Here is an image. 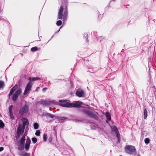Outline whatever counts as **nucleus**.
<instances>
[{
    "label": "nucleus",
    "instance_id": "1",
    "mask_svg": "<svg viewBox=\"0 0 156 156\" xmlns=\"http://www.w3.org/2000/svg\"><path fill=\"white\" fill-rule=\"evenodd\" d=\"M59 102L60 103H62L60 104L61 106L68 108H79L82 104L81 102L79 101H77L74 103H69V100H59Z\"/></svg>",
    "mask_w": 156,
    "mask_h": 156
},
{
    "label": "nucleus",
    "instance_id": "2",
    "mask_svg": "<svg viewBox=\"0 0 156 156\" xmlns=\"http://www.w3.org/2000/svg\"><path fill=\"white\" fill-rule=\"evenodd\" d=\"M83 112L87 115L90 117L93 118L95 119H98V116L93 112L86 109H84L82 110Z\"/></svg>",
    "mask_w": 156,
    "mask_h": 156
},
{
    "label": "nucleus",
    "instance_id": "3",
    "mask_svg": "<svg viewBox=\"0 0 156 156\" xmlns=\"http://www.w3.org/2000/svg\"><path fill=\"white\" fill-rule=\"evenodd\" d=\"M136 150L135 147L131 145H126L125 147V151L130 154H133L135 152Z\"/></svg>",
    "mask_w": 156,
    "mask_h": 156
},
{
    "label": "nucleus",
    "instance_id": "4",
    "mask_svg": "<svg viewBox=\"0 0 156 156\" xmlns=\"http://www.w3.org/2000/svg\"><path fill=\"white\" fill-rule=\"evenodd\" d=\"M29 107L27 105L25 104L24 106L21 108L19 111V113L21 115H23L25 113L29 111Z\"/></svg>",
    "mask_w": 156,
    "mask_h": 156
},
{
    "label": "nucleus",
    "instance_id": "5",
    "mask_svg": "<svg viewBox=\"0 0 156 156\" xmlns=\"http://www.w3.org/2000/svg\"><path fill=\"white\" fill-rule=\"evenodd\" d=\"M22 92V89L21 88H19L15 92V94H13L12 100L14 101H16L18 98L19 95L21 94Z\"/></svg>",
    "mask_w": 156,
    "mask_h": 156
},
{
    "label": "nucleus",
    "instance_id": "6",
    "mask_svg": "<svg viewBox=\"0 0 156 156\" xmlns=\"http://www.w3.org/2000/svg\"><path fill=\"white\" fill-rule=\"evenodd\" d=\"M32 83L31 81H30L26 86L24 91L23 92V94L26 95L27 93L31 90V88L32 86Z\"/></svg>",
    "mask_w": 156,
    "mask_h": 156
},
{
    "label": "nucleus",
    "instance_id": "7",
    "mask_svg": "<svg viewBox=\"0 0 156 156\" xmlns=\"http://www.w3.org/2000/svg\"><path fill=\"white\" fill-rule=\"evenodd\" d=\"M24 127L23 128L21 126H19L17 129V134L18 136H20L23 134L24 132Z\"/></svg>",
    "mask_w": 156,
    "mask_h": 156
},
{
    "label": "nucleus",
    "instance_id": "8",
    "mask_svg": "<svg viewBox=\"0 0 156 156\" xmlns=\"http://www.w3.org/2000/svg\"><path fill=\"white\" fill-rule=\"evenodd\" d=\"M30 142V140L29 137L28 136H27L25 146V148L27 151H28L29 149Z\"/></svg>",
    "mask_w": 156,
    "mask_h": 156
},
{
    "label": "nucleus",
    "instance_id": "9",
    "mask_svg": "<svg viewBox=\"0 0 156 156\" xmlns=\"http://www.w3.org/2000/svg\"><path fill=\"white\" fill-rule=\"evenodd\" d=\"M63 7L62 5L61 6L59 9L58 14V17L59 19H61L62 18L63 16Z\"/></svg>",
    "mask_w": 156,
    "mask_h": 156
},
{
    "label": "nucleus",
    "instance_id": "10",
    "mask_svg": "<svg viewBox=\"0 0 156 156\" xmlns=\"http://www.w3.org/2000/svg\"><path fill=\"white\" fill-rule=\"evenodd\" d=\"M55 118L58 119L61 122H64L65 121L68 120V119L65 117L56 116Z\"/></svg>",
    "mask_w": 156,
    "mask_h": 156
},
{
    "label": "nucleus",
    "instance_id": "11",
    "mask_svg": "<svg viewBox=\"0 0 156 156\" xmlns=\"http://www.w3.org/2000/svg\"><path fill=\"white\" fill-rule=\"evenodd\" d=\"M18 88V86L16 84L14 87H13L12 89L10 90V92L9 94V97H10L13 94L14 92Z\"/></svg>",
    "mask_w": 156,
    "mask_h": 156
},
{
    "label": "nucleus",
    "instance_id": "12",
    "mask_svg": "<svg viewBox=\"0 0 156 156\" xmlns=\"http://www.w3.org/2000/svg\"><path fill=\"white\" fill-rule=\"evenodd\" d=\"M68 14V11L67 6H66L65 8V10L64 11L63 14V19L64 20H66L67 19Z\"/></svg>",
    "mask_w": 156,
    "mask_h": 156
},
{
    "label": "nucleus",
    "instance_id": "13",
    "mask_svg": "<svg viewBox=\"0 0 156 156\" xmlns=\"http://www.w3.org/2000/svg\"><path fill=\"white\" fill-rule=\"evenodd\" d=\"M76 95L79 97H81L83 96L84 92L82 90H78L76 91Z\"/></svg>",
    "mask_w": 156,
    "mask_h": 156
},
{
    "label": "nucleus",
    "instance_id": "14",
    "mask_svg": "<svg viewBox=\"0 0 156 156\" xmlns=\"http://www.w3.org/2000/svg\"><path fill=\"white\" fill-rule=\"evenodd\" d=\"M13 106L12 105H11L10 106L9 108V113L10 116L11 118L13 119H14V116L13 115L12 109L13 108Z\"/></svg>",
    "mask_w": 156,
    "mask_h": 156
},
{
    "label": "nucleus",
    "instance_id": "15",
    "mask_svg": "<svg viewBox=\"0 0 156 156\" xmlns=\"http://www.w3.org/2000/svg\"><path fill=\"white\" fill-rule=\"evenodd\" d=\"M41 103L45 106H49L51 105V102L49 101H42Z\"/></svg>",
    "mask_w": 156,
    "mask_h": 156
},
{
    "label": "nucleus",
    "instance_id": "16",
    "mask_svg": "<svg viewBox=\"0 0 156 156\" xmlns=\"http://www.w3.org/2000/svg\"><path fill=\"white\" fill-rule=\"evenodd\" d=\"M22 120L23 121V126H24V127L26 125H28L29 124L28 121V119L26 118H22Z\"/></svg>",
    "mask_w": 156,
    "mask_h": 156
},
{
    "label": "nucleus",
    "instance_id": "17",
    "mask_svg": "<svg viewBox=\"0 0 156 156\" xmlns=\"http://www.w3.org/2000/svg\"><path fill=\"white\" fill-rule=\"evenodd\" d=\"M105 116L107 119V120H106L107 122L108 121H110L111 119V117L110 113L108 112H106L105 113Z\"/></svg>",
    "mask_w": 156,
    "mask_h": 156
},
{
    "label": "nucleus",
    "instance_id": "18",
    "mask_svg": "<svg viewBox=\"0 0 156 156\" xmlns=\"http://www.w3.org/2000/svg\"><path fill=\"white\" fill-rule=\"evenodd\" d=\"M24 148V143H20L18 145V149L20 150H23Z\"/></svg>",
    "mask_w": 156,
    "mask_h": 156
},
{
    "label": "nucleus",
    "instance_id": "19",
    "mask_svg": "<svg viewBox=\"0 0 156 156\" xmlns=\"http://www.w3.org/2000/svg\"><path fill=\"white\" fill-rule=\"evenodd\" d=\"M147 112L146 108H144V119H146L147 117Z\"/></svg>",
    "mask_w": 156,
    "mask_h": 156
},
{
    "label": "nucleus",
    "instance_id": "20",
    "mask_svg": "<svg viewBox=\"0 0 156 156\" xmlns=\"http://www.w3.org/2000/svg\"><path fill=\"white\" fill-rule=\"evenodd\" d=\"M45 115L46 116L52 119L53 118L55 117V115L49 113H47L45 114Z\"/></svg>",
    "mask_w": 156,
    "mask_h": 156
},
{
    "label": "nucleus",
    "instance_id": "21",
    "mask_svg": "<svg viewBox=\"0 0 156 156\" xmlns=\"http://www.w3.org/2000/svg\"><path fill=\"white\" fill-rule=\"evenodd\" d=\"M25 140V135L24 134L20 140V143H24Z\"/></svg>",
    "mask_w": 156,
    "mask_h": 156
},
{
    "label": "nucleus",
    "instance_id": "22",
    "mask_svg": "<svg viewBox=\"0 0 156 156\" xmlns=\"http://www.w3.org/2000/svg\"><path fill=\"white\" fill-rule=\"evenodd\" d=\"M5 125L2 121L0 120V129H3Z\"/></svg>",
    "mask_w": 156,
    "mask_h": 156
},
{
    "label": "nucleus",
    "instance_id": "23",
    "mask_svg": "<svg viewBox=\"0 0 156 156\" xmlns=\"http://www.w3.org/2000/svg\"><path fill=\"white\" fill-rule=\"evenodd\" d=\"M37 50L38 48L37 47H34L31 48V51L32 52H34L37 51Z\"/></svg>",
    "mask_w": 156,
    "mask_h": 156
},
{
    "label": "nucleus",
    "instance_id": "24",
    "mask_svg": "<svg viewBox=\"0 0 156 156\" xmlns=\"http://www.w3.org/2000/svg\"><path fill=\"white\" fill-rule=\"evenodd\" d=\"M28 80H30V81H34L37 80L36 77H29L28 78Z\"/></svg>",
    "mask_w": 156,
    "mask_h": 156
},
{
    "label": "nucleus",
    "instance_id": "25",
    "mask_svg": "<svg viewBox=\"0 0 156 156\" xmlns=\"http://www.w3.org/2000/svg\"><path fill=\"white\" fill-rule=\"evenodd\" d=\"M43 140L44 142H46L47 140V135L46 134H44L43 136Z\"/></svg>",
    "mask_w": 156,
    "mask_h": 156
},
{
    "label": "nucleus",
    "instance_id": "26",
    "mask_svg": "<svg viewBox=\"0 0 156 156\" xmlns=\"http://www.w3.org/2000/svg\"><path fill=\"white\" fill-rule=\"evenodd\" d=\"M20 156H30V154L27 153H24L20 154Z\"/></svg>",
    "mask_w": 156,
    "mask_h": 156
},
{
    "label": "nucleus",
    "instance_id": "27",
    "mask_svg": "<svg viewBox=\"0 0 156 156\" xmlns=\"http://www.w3.org/2000/svg\"><path fill=\"white\" fill-rule=\"evenodd\" d=\"M34 127L35 129H37L39 127V125L37 123H34Z\"/></svg>",
    "mask_w": 156,
    "mask_h": 156
},
{
    "label": "nucleus",
    "instance_id": "28",
    "mask_svg": "<svg viewBox=\"0 0 156 156\" xmlns=\"http://www.w3.org/2000/svg\"><path fill=\"white\" fill-rule=\"evenodd\" d=\"M112 130L113 131H115V133L117 131H118V130L117 127L116 126H113L112 128Z\"/></svg>",
    "mask_w": 156,
    "mask_h": 156
},
{
    "label": "nucleus",
    "instance_id": "29",
    "mask_svg": "<svg viewBox=\"0 0 156 156\" xmlns=\"http://www.w3.org/2000/svg\"><path fill=\"white\" fill-rule=\"evenodd\" d=\"M115 133L116 136L117 138H120V134L119 133V132L118 131L116 132Z\"/></svg>",
    "mask_w": 156,
    "mask_h": 156
},
{
    "label": "nucleus",
    "instance_id": "30",
    "mask_svg": "<svg viewBox=\"0 0 156 156\" xmlns=\"http://www.w3.org/2000/svg\"><path fill=\"white\" fill-rule=\"evenodd\" d=\"M32 142L34 143L35 144L36 143L37 141V139L36 138L33 137L32 138Z\"/></svg>",
    "mask_w": 156,
    "mask_h": 156
},
{
    "label": "nucleus",
    "instance_id": "31",
    "mask_svg": "<svg viewBox=\"0 0 156 156\" xmlns=\"http://www.w3.org/2000/svg\"><path fill=\"white\" fill-rule=\"evenodd\" d=\"M4 85V82L2 81H0V88L3 87Z\"/></svg>",
    "mask_w": 156,
    "mask_h": 156
},
{
    "label": "nucleus",
    "instance_id": "32",
    "mask_svg": "<svg viewBox=\"0 0 156 156\" xmlns=\"http://www.w3.org/2000/svg\"><path fill=\"white\" fill-rule=\"evenodd\" d=\"M62 23V22L61 20H58L57 22L56 23V25L58 26H60L61 25Z\"/></svg>",
    "mask_w": 156,
    "mask_h": 156
},
{
    "label": "nucleus",
    "instance_id": "33",
    "mask_svg": "<svg viewBox=\"0 0 156 156\" xmlns=\"http://www.w3.org/2000/svg\"><path fill=\"white\" fill-rule=\"evenodd\" d=\"M144 142L145 144H148L149 142H150V140L148 138H146L144 140Z\"/></svg>",
    "mask_w": 156,
    "mask_h": 156
},
{
    "label": "nucleus",
    "instance_id": "34",
    "mask_svg": "<svg viewBox=\"0 0 156 156\" xmlns=\"http://www.w3.org/2000/svg\"><path fill=\"white\" fill-rule=\"evenodd\" d=\"M40 133L41 132L39 130H37L35 133V135L37 136H39Z\"/></svg>",
    "mask_w": 156,
    "mask_h": 156
},
{
    "label": "nucleus",
    "instance_id": "35",
    "mask_svg": "<svg viewBox=\"0 0 156 156\" xmlns=\"http://www.w3.org/2000/svg\"><path fill=\"white\" fill-rule=\"evenodd\" d=\"M4 149V148L3 147H0V152L2 151Z\"/></svg>",
    "mask_w": 156,
    "mask_h": 156
},
{
    "label": "nucleus",
    "instance_id": "36",
    "mask_svg": "<svg viewBox=\"0 0 156 156\" xmlns=\"http://www.w3.org/2000/svg\"><path fill=\"white\" fill-rule=\"evenodd\" d=\"M48 88L47 87H44L43 89V90L44 91L47 90Z\"/></svg>",
    "mask_w": 156,
    "mask_h": 156
},
{
    "label": "nucleus",
    "instance_id": "37",
    "mask_svg": "<svg viewBox=\"0 0 156 156\" xmlns=\"http://www.w3.org/2000/svg\"><path fill=\"white\" fill-rule=\"evenodd\" d=\"M36 80H41L42 78H39L38 77H36Z\"/></svg>",
    "mask_w": 156,
    "mask_h": 156
},
{
    "label": "nucleus",
    "instance_id": "38",
    "mask_svg": "<svg viewBox=\"0 0 156 156\" xmlns=\"http://www.w3.org/2000/svg\"><path fill=\"white\" fill-rule=\"evenodd\" d=\"M120 138L118 139V141L117 142V143L118 144L120 142Z\"/></svg>",
    "mask_w": 156,
    "mask_h": 156
},
{
    "label": "nucleus",
    "instance_id": "39",
    "mask_svg": "<svg viewBox=\"0 0 156 156\" xmlns=\"http://www.w3.org/2000/svg\"><path fill=\"white\" fill-rule=\"evenodd\" d=\"M135 156H140V154H135Z\"/></svg>",
    "mask_w": 156,
    "mask_h": 156
},
{
    "label": "nucleus",
    "instance_id": "40",
    "mask_svg": "<svg viewBox=\"0 0 156 156\" xmlns=\"http://www.w3.org/2000/svg\"><path fill=\"white\" fill-rule=\"evenodd\" d=\"M49 140L50 142H51V140H52V139H51V138H49Z\"/></svg>",
    "mask_w": 156,
    "mask_h": 156
},
{
    "label": "nucleus",
    "instance_id": "41",
    "mask_svg": "<svg viewBox=\"0 0 156 156\" xmlns=\"http://www.w3.org/2000/svg\"><path fill=\"white\" fill-rule=\"evenodd\" d=\"M20 55H21L22 56H23V54L22 53H20Z\"/></svg>",
    "mask_w": 156,
    "mask_h": 156
},
{
    "label": "nucleus",
    "instance_id": "42",
    "mask_svg": "<svg viewBox=\"0 0 156 156\" xmlns=\"http://www.w3.org/2000/svg\"><path fill=\"white\" fill-rule=\"evenodd\" d=\"M62 27H60V28L59 29V30H58V32H57L56 33L58 32L60 30V28H62Z\"/></svg>",
    "mask_w": 156,
    "mask_h": 156
},
{
    "label": "nucleus",
    "instance_id": "43",
    "mask_svg": "<svg viewBox=\"0 0 156 156\" xmlns=\"http://www.w3.org/2000/svg\"><path fill=\"white\" fill-rule=\"evenodd\" d=\"M46 78H44V80H46Z\"/></svg>",
    "mask_w": 156,
    "mask_h": 156
},
{
    "label": "nucleus",
    "instance_id": "44",
    "mask_svg": "<svg viewBox=\"0 0 156 156\" xmlns=\"http://www.w3.org/2000/svg\"><path fill=\"white\" fill-rule=\"evenodd\" d=\"M115 0H112L111 1H115Z\"/></svg>",
    "mask_w": 156,
    "mask_h": 156
},
{
    "label": "nucleus",
    "instance_id": "45",
    "mask_svg": "<svg viewBox=\"0 0 156 156\" xmlns=\"http://www.w3.org/2000/svg\"><path fill=\"white\" fill-rule=\"evenodd\" d=\"M38 88H39V87H37V89H38Z\"/></svg>",
    "mask_w": 156,
    "mask_h": 156
}]
</instances>
